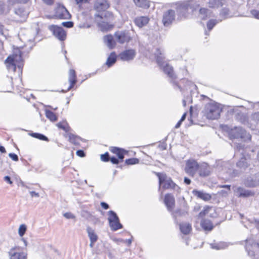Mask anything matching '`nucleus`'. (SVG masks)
Here are the masks:
<instances>
[{"label":"nucleus","instance_id":"1","mask_svg":"<svg viewBox=\"0 0 259 259\" xmlns=\"http://www.w3.org/2000/svg\"><path fill=\"white\" fill-rule=\"evenodd\" d=\"M223 109V106L214 101L210 100L205 104L202 110L203 116L208 120L218 119Z\"/></svg>","mask_w":259,"mask_h":259},{"label":"nucleus","instance_id":"2","mask_svg":"<svg viewBox=\"0 0 259 259\" xmlns=\"http://www.w3.org/2000/svg\"><path fill=\"white\" fill-rule=\"evenodd\" d=\"M176 5L178 17L180 19L188 18L190 14L189 10H191L193 12L199 7V4L194 0L179 2Z\"/></svg>","mask_w":259,"mask_h":259},{"label":"nucleus","instance_id":"3","mask_svg":"<svg viewBox=\"0 0 259 259\" xmlns=\"http://www.w3.org/2000/svg\"><path fill=\"white\" fill-rule=\"evenodd\" d=\"M154 53L157 64L162 69L163 72L170 78L171 80L173 81L174 84H176V82L175 81V79L176 78V75L174 72L173 68L164 61L162 51L156 49Z\"/></svg>","mask_w":259,"mask_h":259},{"label":"nucleus","instance_id":"4","mask_svg":"<svg viewBox=\"0 0 259 259\" xmlns=\"http://www.w3.org/2000/svg\"><path fill=\"white\" fill-rule=\"evenodd\" d=\"M7 67L9 70L15 71L16 67L20 69L23 67V60L21 51L17 49L15 50L12 56H9L5 61Z\"/></svg>","mask_w":259,"mask_h":259},{"label":"nucleus","instance_id":"5","mask_svg":"<svg viewBox=\"0 0 259 259\" xmlns=\"http://www.w3.org/2000/svg\"><path fill=\"white\" fill-rule=\"evenodd\" d=\"M156 174L159 179V188L162 186L164 189H172L178 193L180 192V188L173 182L170 178L168 177L163 173L157 172Z\"/></svg>","mask_w":259,"mask_h":259},{"label":"nucleus","instance_id":"6","mask_svg":"<svg viewBox=\"0 0 259 259\" xmlns=\"http://www.w3.org/2000/svg\"><path fill=\"white\" fill-rule=\"evenodd\" d=\"M228 133L230 139L240 138L244 141H250L251 136L241 126H235Z\"/></svg>","mask_w":259,"mask_h":259},{"label":"nucleus","instance_id":"7","mask_svg":"<svg viewBox=\"0 0 259 259\" xmlns=\"http://www.w3.org/2000/svg\"><path fill=\"white\" fill-rule=\"evenodd\" d=\"M107 214L109 226L111 230L115 231L122 228L123 226L120 223L118 215L114 211H109Z\"/></svg>","mask_w":259,"mask_h":259},{"label":"nucleus","instance_id":"8","mask_svg":"<svg viewBox=\"0 0 259 259\" xmlns=\"http://www.w3.org/2000/svg\"><path fill=\"white\" fill-rule=\"evenodd\" d=\"M198 169L199 163L196 160L190 159L186 161L184 170L189 176L194 177Z\"/></svg>","mask_w":259,"mask_h":259},{"label":"nucleus","instance_id":"9","mask_svg":"<svg viewBox=\"0 0 259 259\" xmlns=\"http://www.w3.org/2000/svg\"><path fill=\"white\" fill-rule=\"evenodd\" d=\"M9 259H27V253L21 251L19 246L12 247L8 251Z\"/></svg>","mask_w":259,"mask_h":259},{"label":"nucleus","instance_id":"10","mask_svg":"<svg viewBox=\"0 0 259 259\" xmlns=\"http://www.w3.org/2000/svg\"><path fill=\"white\" fill-rule=\"evenodd\" d=\"M49 29L59 40L63 41L66 39V33L62 27L52 25L49 26Z\"/></svg>","mask_w":259,"mask_h":259},{"label":"nucleus","instance_id":"11","mask_svg":"<svg viewBox=\"0 0 259 259\" xmlns=\"http://www.w3.org/2000/svg\"><path fill=\"white\" fill-rule=\"evenodd\" d=\"M115 39L117 42L120 44L128 42L131 37L129 33L126 31H118L114 33Z\"/></svg>","mask_w":259,"mask_h":259},{"label":"nucleus","instance_id":"12","mask_svg":"<svg viewBox=\"0 0 259 259\" xmlns=\"http://www.w3.org/2000/svg\"><path fill=\"white\" fill-rule=\"evenodd\" d=\"M136 51L134 49H128L121 52L118 57L123 61H130L134 59L136 56Z\"/></svg>","mask_w":259,"mask_h":259},{"label":"nucleus","instance_id":"13","mask_svg":"<svg viewBox=\"0 0 259 259\" xmlns=\"http://www.w3.org/2000/svg\"><path fill=\"white\" fill-rule=\"evenodd\" d=\"M237 149L242 155V157L237 163V166L241 168L245 169L249 166V165L248 164L247 159L246 157L245 153H244V146L241 144H239L237 146Z\"/></svg>","mask_w":259,"mask_h":259},{"label":"nucleus","instance_id":"14","mask_svg":"<svg viewBox=\"0 0 259 259\" xmlns=\"http://www.w3.org/2000/svg\"><path fill=\"white\" fill-rule=\"evenodd\" d=\"M55 17L58 19H68L71 15L67 10L61 5H59L55 10Z\"/></svg>","mask_w":259,"mask_h":259},{"label":"nucleus","instance_id":"15","mask_svg":"<svg viewBox=\"0 0 259 259\" xmlns=\"http://www.w3.org/2000/svg\"><path fill=\"white\" fill-rule=\"evenodd\" d=\"M175 19V12L172 10H168L163 15L162 22L165 26L170 25Z\"/></svg>","mask_w":259,"mask_h":259},{"label":"nucleus","instance_id":"16","mask_svg":"<svg viewBox=\"0 0 259 259\" xmlns=\"http://www.w3.org/2000/svg\"><path fill=\"white\" fill-rule=\"evenodd\" d=\"M212 170L211 167L206 163L203 162L199 164V169L197 171L199 176L201 177H205L208 176Z\"/></svg>","mask_w":259,"mask_h":259},{"label":"nucleus","instance_id":"17","mask_svg":"<svg viewBox=\"0 0 259 259\" xmlns=\"http://www.w3.org/2000/svg\"><path fill=\"white\" fill-rule=\"evenodd\" d=\"M216 214L215 209L212 206H205L204 207L203 210L200 212L198 214L199 218H203L205 216L211 218L215 217Z\"/></svg>","mask_w":259,"mask_h":259},{"label":"nucleus","instance_id":"18","mask_svg":"<svg viewBox=\"0 0 259 259\" xmlns=\"http://www.w3.org/2000/svg\"><path fill=\"white\" fill-rule=\"evenodd\" d=\"M164 204L169 211H172L175 205V200L174 196L170 194H167L164 197Z\"/></svg>","mask_w":259,"mask_h":259},{"label":"nucleus","instance_id":"19","mask_svg":"<svg viewBox=\"0 0 259 259\" xmlns=\"http://www.w3.org/2000/svg\"><path fill=\"white\" fill-rule=\"evenodd\" d=\"M64 136L66 138H68V141L75 145H78L80 144V141H84L83 139L81 138L79 136L70 133H65L64 135Z\"/></svg>","mask_w":259,"mask_h":259},{"label":"nucleus","instance_id":"20","mask_svg":"<svg viewBox=\"0 0 259 259\" xmlns=\"http://www.w3.org/2000/svg\"><path fill=\"white\" fill-rule=\"evenodd\" d=\"M109 8V4L107 0H97L95 4V8L98 11H105Z\"/></svg>","mask_w":259,"mask_h":259},{"label":"nucleus","instance_id":"21","mask_svg":"<svg viewBox=\"0 0 259 259\" xmlns=\"http://www.w3.org/2000/svg\"><path fill=\"white\" fill-rule=\"evenodd\" d=\"M149 21V18L147 16L137 17L134 19L135 24L139 28H142L146 25Z\"/></svg>","mask_w":259,"mask_h":259},{"label":"nucleus","instance_id":"22","mask_svg":"<svg viewBox=\"0 0 259 259\" xmlns=\"http://www.w3.org/2000/svg\"><path fill=\"white\" fill-rule=\"evenodd\" d=\"M110 151L113 153L116 154L118 159L122 160L124 157V154L127 153V151L123 149L119 148L116 147H111Z\"/></svg>","mask_w":259,"mask_h":259},{"label":"nucleus","instance_id":"23","mask_svg":"<svg viewBox=\"0 0 259 259\" xmlns=\"http://www.w3.org/2000/svg\"><path fill=\"white\" fill-rule=\"evenodd\" d=\"M103 39L107 46L110 49H113L115 47L116 41L114 35H107L104 37Z\"/></svg>","mask_w":259,"mask_h":259},{"label":"nucleus","instance_id":"24","mask_svg":"<svg viewBox=\"0 0 259 259\" xmlns=\"http://www.w3.org/2000/svg\"><path fill=\"white\" fill-rule=\"evenodd\" d=\"M68 81L70 83V85L67 89V91L71 90L76 82L75 71L73 69H70L69 71Z\"/></svg>","mask_w":259,"mask_h":259},{"label":"nucleus","instance_id":"25","mask_svg":"<svg viewBox=\"0 0 259 259\" xmlns=\"http://www.w3.org/2000/svg\"><path fill=\"white\" fill-rule=\"evenodd\" d=\"M192 193L197 198L202 199L204 201H208L211 198V196L209 194L205 193L203 191L193 190L192 191Z\"/></svg>","mask_w":259,"mask_h":259},{"label":"nucleus","instance_id":"26","mask_svg":"<svg viewBox=\"0 0 259 259\" xmlns=\"http://www.w3.org/2000/svg\"><path fill=\"white\" fill-rule=\"evenodd\" d=\"M236 192L237 193V195H238L239 197H247L253 196L254 195L253 192L249 190H245L240 187L237 188L236 189Z\"/></svg>","mask_w":259,"mask_h":259},{"label":"nucleus","instance_id":"27","mask_svg":"<svg viewBox=\"0 0 259 259\" xmlns=\"http://www.w3.org/2000/svg\"><path fill=\"white\" fill-rule=\"evenodd\" d=\"M245 185L249 187H254L259 185V181L256 179V175L254 177L247 178L244 181Z\"/></svg>","mask_w":259,"mask_h":259},{"label":"nucleus","instance_id":"28","mask_svg":"<svg viewBox=\"0 0 259 259\" xmlns=\"http://www.w3.org/2000/svg\"><path fill=\"white\" fill-rule=\"evenodd\" d=\"M15 12V14L21 18V21H24L28 16V12L23 8H19L16 9Z\"/></svg>","mask_w":259,"mask_h":259},{"label":"nucleus","instance_id":"29","mask_svg":"<svg viewBox=\"0 0 259 259\" xmlns=\"http://www.w3.org/2000/svg\"><path fill=\"white\" fill-rule=\"evenodd\" d=\"M226 0H208V6L210 8H219L225 3Z\"/></svg>","mask_w":259,"mask_h":259},{"label":"nucleus","instance_id":"30","mask_svg":"<svg viewBox=\"0 0 259 259\" xmlns=\"http://www.w3.org/2000/svg\"><path fill=\"white\" fill-rule=\"evenodd\" d=\"M201 227L205 231H211L213 229V225L209 220L204 219L201 222Z\"/></svg>","mask_w":259,"mask_h":259},{"label":"nucleus","instance_id":"31","mask_svg":"<svg viewBox=\"0 0 259 259\" xmlns=\"http://www.w3.org/2000/svg\"><path fill=\"white\" fill-rule=\"evenodd\" d=\"M116 59L117 55L116 53L114 52H112L108 56L106 64L108 67H110L116 62Z\"/></svg>","mask_w":259,"mask_h":259},{"label":"nucleus","instance_id":"32","mask_svg":"<svg viewBox=\"0 0 259 259\" xmlns=\"http://www.w3.org/2000/svg\"><path fill=\"white\" fill-rule=\"evenodd\" d=\"M87 231L90 241L96 242L98 240V237L95 233V231L92 228L88 227Z\"/></svg>","mask_w":259,"mask_h":259},{"label":"nucleus","instance_id":"33","mask_svg":"<svg viewBox=\"0 0 259 259\" xmlns=\"http://www.w3.org/2000/svg\"><path fill=\"white\" fill-rule=\"evenodd\" d=\"M180 229L183 234H188L191 231L192 228L190 224L183 223L180 224Z\"/></svg>","mask_w":259,"mask_h":259},{"label":"nucleus","instance_id":"34","mask_svg":"<svg viewBox=\"0 0 259 259\" xmlns=\"http://www.w3.org/2000/svg\"><path fill=\"white\" fill-rule=\"evenodd\" d=\"M211 248L215 250L223 249L226 248V243L224 242H213L210 244Z\"/></svg>","mask_w":259,"mask_h":259},{"label":"nucleus","instance_id":"35","mask_svg":"<svg viewBox=\"0 0 259 259\" xmlns=\"http://www.w3.org/2000/svg\"><path fill=\"white\" fill-rule=\"evenodd\" d=\"M136 5L139 7L147 9L149 7V2L147 0H134Z\"/></svg>","mask_w":259,"mask_h":259},{"label":"nucleus","instance_id":"36","mask_svg":"<svg viewBox=\"0 0 259 259\" xmlns=\"http://www.w3.org/2000/svg\"><path fill=\"white\" fill-rule=\"evenodd\" d=\"M98 26L100 30L102 31H106L110 30L112 28V26L110 25L108 23L105 22H102L98 23Z\"/></svg>","mask_w":259,"mask_h":259},{"label":"nucleus","instance_id":"37","mask_svg":"<svg viewBox=\"0 0 259 259\" xmlns=\"http://www.w3.org/2000/svg\"><path fill=\"white\" fill-rule=\"evenodd\" d=\"M57 125L59 128L64 131L66 133H69L68 132L70 131V127L66 121L59 122L57 123Z\"/></svg>","mask_w":259,"mask_h":259},{"label":"nucleus","instance_id":"38","mask_svg":"<svg viewBox=\"0 0 259 259\" xmlns=\"http://www.w3.org/2000/svg\"><path fill=\"white\" fill-rule=\"evenodd\" d=\"M246 243L247 244L246 245V249L248 252V254L251 256H253L254 252L253 251H250L249 246L248 245V244H251L253 247L257 246L259 248V242L258 243H255V242H252V241L250 240H246Z\"/></svg>","mask_w":259,"mask_h":259},{"label":"nucleus","instance_id":"39","mask_svg":"<svg viewBox=\"0 0 259 259\" xmlns=\"http://www.w3.org/2000/svg\"><path fill=\"white\" fill-rule=\"evenodd\" d=\"M45 113L46 117L51 121H56L57 120V116L51 111L46 109Z\"/></svg>","mask_w":259,"mask_h":259},{"label":"nucleus","instance_id":"40","mask_svg":"<svg viewBox=\"0 0 259 259\" xmlns=\"http://www.w3.org/2000/svg\"><path fill=\"white\" fill-rule=\"evenodd\" d=\"M30 136L31 137L39 139L40 140H43L45 141H48L49 139L48 138L45 136V135L39 134V133H32L29 134Z\"/></svg>","mask_w":259,"mask_h":259},{"label":"nucleus","instance_id":"41","mask_svg":"<svg viewBox=\"0 0 259 259\" xmlns=\"http://www.w3.org/2000/svg\"><path fill=\"white\" fill-rule=\"evenodd\" d=\"M208 10L205 8H201L199 10V17L202 20H205L208 17Z\"/></svg>","mask_w":259,"mask_h":259},{"label":"nucleus","instance_id":"42","mask_svg":"<svg viewBox=\"0 0 259 259\" xmlns=\"http://www.w3.org/2000/svg\"><path fill=\"white\" fill-rule=\"evenodd\" d=\"M223 134L226 137L227 134V125L225 124H220L219 130L218 131V135L220 138H223L221 137L220 134Z\"/></svg>","mask_w":259,"mask_h":259},{"label":"nucleus","instance_id":"43","mask_svg":"<svg viewBox=\"0 0 259 259\" xmlns=\"http://www.w3.org/2000/svg\"><path fill=\"white\" fill-rule=\"evenodd\" d=\"M218 23V21L215 19H211L207 23V28L209 31H210L213 27Z\"/></svg>","mask_w":259,"mask_h":259},{"label":"nucleus","instance_id":"44","mask_svg":"<svg viewBox=\"0 0 259 259\" xmlns=\"http://www.w3.org/2000/svg\"><path fill=\"white\" fill-rule=\"evenodd\" d=\"M139 162V160L138 158H132L126 159L125 163L127 165H133L138 164Z\"/></svg>","mask_w":259,"mask_h":259},{"label":"nucleus","instance_id":"45","mask_svg":"<svg viewBox=\"0 0 259 259\" xmlns=\"http://www.w3.org/2000/svg\"><path fill=\"white\" fill-rule=\"evenodd\" d=\"M26 231V226L24 224H22L19 226L18 234L20 236L22 237Z\"/></svg>","mask_w":259,"mask_h":259},{"label":"nucleus","instance_id":"46","mask_svg":"<svg viewBox=\"0 0 259 259\" xmlns=\"http://www.w3.org/2000/svg\"><path fill=\"white\" fill-rule=\"evenodd\" d=\"M251 120L255 123L259 122V112H255L251 115Z\"/></svg>","mask_w":259,"mask_h":259},{"label":"nucleus","instance_id":"47","mask_svg":"<svg viewBox=\"0 0 259 259\" xmlns=\"http://www.w3.org/2000/svg\"><path fill=\"white\" fill-rule=\"evenodd\" d=\"M109 155L108 152H106L105 154L101 155V159L103 161H108L109 160Z\"/></svg>","mask_w":259,"mask_h":259},{"label":"nucleus","instance_id":"48","mask_svg":"<svg viewBox=\"0 0 259 259\" xmlns=\"http://www.w3.org/2000/svg\"><path fill=\"white\" fill-rule=\"evenodd\" d=\"M62 25L67 28H71L73 26V23L71 21L64 22Z\"/></svg>","mask_w":259,"mask_h":259},{"label":"nucleus","instance_id":"49","mask_svg":"<svg viewBox=\"0 0 259 259\" xmlns=\"http://www.w3.org/2000/svg\"><path fill=\"white\" fill-rule=\"evenodd\" d=\"M64 217L68 219H73L75 218V215L71 212H66L63 214Z\"/></svg>","mask_w":259,"mask_h":259},{"label":"nucleus","instance_id":"50","mask_svg":"<svg viewBox=\"0 0 259 259\" xmlns=\"http://www.w3.org/2000/svg\"><path fill=\"white\" fill-rule=\"evenodd\" d=\"M9 156L14 161H18V156L17 154L13 153H10L9 154Z\"/></svg>","mask_w":259,"mask_h":259},{"label":"nucleus","instance_id":"51","mask_svg":"<svg viewBox=\"0 0 259 259\" xmlns=\"http://www.w3.org/2000/svg\"><path fill=\"white\" fill-rule=\"evenodd\" d=\"M251 15L255 18L259 19V11L256 10L251 11Z\"/></svg>","mask_w":259,"mask_h":259},{"label":"nucleus","instance_id":"52","mask_svg":"<svg viewBox=\"0 0 259 259\" xmlns=\"http://www.w3.org/2000/svg\"><path fill=\"white\" fill-rule=\"evenodd\" d=\"M76 155L80 157H83L85 156V153L82 150H78L76 151Z\"/></svg>","mask_w":259,"mask_h":259},{"label":"nucleus","instance_id":"53","mask_svg":"<svg viewBox=\"0 0 259 259\" xmlns=\"http://www.w3.org/2000/svg\"><path fill=\"white\" fill-rule=\"evenodd\" d=\"M109 160L111 161V162L113 164H118L119 163V159H117V158L115 157H112L110 158Z\"/></svg>","mask_w":259,"mask_h":259},{"label":"nucleus","instance_id":"54","mask_svg":"<svg viewBox=\"0 0 259 259\" xmlns=\"http://www.w3.org/2000/svg\"><path fill=\"white\" fill-rule=\"evenodd\" d=\"M101 206H102V208H103L105 209H107L109 207V205L107 203L104 202H102L101 203Z\"/></svg>","mask_w":259,"mask_h":259},{"label":"nucleus","instance_id":"55","mask_svg":"<svg viewBox=\"0 0 259 259\" xmlns=\"http://www.w3.org/2000/svg\"><path fill=\"white\" fill-rule=\"evenodd\" d=\"M4 180L10 184H13V182L11 181V178L9 176H5L4 177Z\"/></svg>","mask_w":259,"mask_h":259},{"label":"nucleus","instance_id":"56","mask_svg":"<svg viewBox=\"0 0 259 259\" xmlns=\"http://www.w3.org/2000/svg\"><path fill=\"white\" fill-rule=\"evenodd\" d=\"M29 193L32 197H38L39 196V194L34 191H30Z\"/></svg>","mask_w":259,"mask_h":259},{"label":"nucleus","instance_id":"57","mask_svg":"<svg viewBox=\"0 0 259 259\" xmlns=\"http://www.w3.org/2000/svg\"><path fill=\"white\" fill-rule=\"evenodd\" d=\"M88 0H75L76 3L79 6L81 5L83 3H87Z\"/></svg>","mask_w":259,"mask_h":259},{"label":"nucleus","instance_id":"58","mask_svg":"<svg viewBox=\"0 0 259 259\" xmlns=\"http://www.w3.org/2000/svg\"><path fill=\"white\" fill-rule=\"evenodd\" d=\"M184 183L187 185H190L191 183V181L190 179L185 177L184 180Z\"/></svg>","mask_w":259,"mask_h":259},{"label":"nucleus","instance_id":"59","mask_svg":"<svg viewBox=\"0 0 259 259\" xmlns=\"http://www.w3.org/2000/svg\"><path fill=\"white\" fill-rule=\"evenodd\" d=\"M218 195L219 196H222L226 197V195H227V193L225 191L222 190L221 192H218Z\"/></svg>","mask_w":259,"mask_h":259},{"label":"nucleus","instance_id":"60","mask_svg":"<svg viewBox=\"0 0 259 259\" xmlns=\"http://www.w3.org/2000/svg\"><path fill=\"white\" fill-rule=\"evenodd\" d=\"M10 4L14 5L16 3H20V0H8Z\"/></svg>","mask_w":259,"mask_h":259},{"label":"nucleus","instance_id":"61","mask_svg":"<svg viewBox=\"0 0 259 259\" xmlns=\"http://www.w3.org/2000/svg\"><path fill=\"white\" fill-rule=\"evenodd\" d=\"M178 214H181L180 210H177L175 212H173L172 213V214L174 218H176L177 217V215H178Z\"/></svg>","mask_w":259,"mask_h":259},{"label":"nucleus","instance_id":"62","mask_svg":"<svg viewBox=\"0 0 259 259\" xmlns=\"http://www.w3.org/2000/svg\"><path fill=\"white\" fill-rule=\"evenodd\" d=\"M46 4L51 5L53 3V0H42Z\"/></svg>","mask_w":259,"mask_h":259},{"label":"nucleus","instance_id":"63","mask_svg":"<svg viewBox=\"0 0 259 259\" xmlns=\"http://www.w3.org/2000/svg\"><path fill=\"white\" fill-rule=\"evenodd\" d=\"M200 209V206L199 205H196L194 207V211H198Z\"/></svg>","mask_w":259,"mask_h":259},{"label":"nucleus","instance_id":"64","mask_svg":"<svg viewBox=\"0 0 259 259\" xmlns=\"http://www.w3.org/2000/svg\"><path fill=\"white\" fill-rule=\"evenodd\" d=\"M0 151L2 153H5L6 152V149H5V147L2 146H0Z\"/></svg>","mask_w":259,"mask_h":259}]
</instances>
